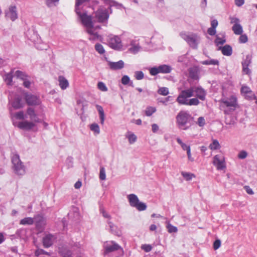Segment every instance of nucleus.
<instances>
[{
    "mask_svg": "<svg viewBox=\"0 0 257 257\" xmlns=\"http://www.w3.org/2000/svg\"><path fill=\"white\" fill-rule=\"evenodd\" d=\"M208 34L210 36H214L216 34V29L210 27L207 30Z\"/></svg>",
    "mask_w": 257,
    "mask_h": 257,
    "instance_id": "e2e57ef3",
    "label": "nucleus"
},
{
    "mask_svg": "<svg viewBox=\"0 0 257 257\" xmlns=\"http://www.w3.org/2000/svg\"><path fill=\"white\" fill-rule=\"evenodd\" d=\"M176 141L181 146L182 149L184 151H186V152H187L189 149H191L190 146L184 143L179 138L176 139Z\"/></svg>",
    "mask_w": 257,
    "mask_h": 257,
    "instance_id": "58836bf2",
    "label": "nucleus"
},
{
    "mask_svg": "<svg viewBox=\"0 0 257 257\" xmlns=\"http://www.w3.org/2000/svg\"><path fill=\"white\" fill-rule=\"evenodd\" d=\"M131 81L130 77L127 75H124L121 79V83L123 85H127Z\"/></svg>",
    "mask_w": 257,
    "mask_h": 257,
    "instance_id": "603ef678",
    "label": "nucleus"
},
{
    "mask_svg": "<svg viewBox=\"0 0 257 257\" xmlns=\"http://www.w3.org/2000/svg\"><path fill=\"white\" fill-rule=\"evenodd\" d=\"M90 129L93 132L94 134L97 135L100 133V128L99 125L95 123H92L90 125Z\"/></svg>",
    "mask_w": 257,
    "mask_h": 257,
    "instance_id": "ea45409f",
    "label": "nucleus"
},
{
    "mask_svg": "<svg viewBox=\"0 0 257 257\" xmlns=\"http://www.w3.org/2000/svg\"><path fill=\"white\" fill-rule=\"evenodd\" d=\"M131 206L136 208L139 211H144L147 209L146 203L140 202L138 196L135 194H131L127 196Z\"/></svg>",
    "mask_w": 257,
    "mask_h": 257,
    "instance_id": "0eeeda50",
    "label": "nucleus"
},
{
    "mask_svg": "<svg viewBox=\"0 0 257 257\" xmlns=\"http://www.w3.org/2000/svg\"><path fill=\"white\" fill-rule=\"evenodd\" d=\"M251 62V57L249 55H247L245 57V59L243 60L242 62V71L244 73L246 74H249L250 70L248 68L249 65Z\"/></svg>",
    "mask_w": 257,
    "mask_h": 257,
    "instance_id": "4be33fe9",
    "label": "nucleus"
},
{
    "mask_svg": "<svg viewBox=\"0 0 257 257\" xmlns=\"http://www.w3.org/2000/svg\"><path fill=\"white\" fill-rule=\"evenodd\" d=\"M156 111V108L153 106H148L145 110V114L148 116H151Z\"/></svg>",
    "mask_w": 257,
    "mask_h": 257,
    "instance_id": "79ce46f5",
    "label": "nucleus"
},
{
    "mask_svg": "<svg viewBox=\"0 0 257 257\" xmlns=\"http://www.w3.org/2000/svg\"><path fill=\"white\" fill-rule=\"evenodd\" d=\"M126 137L128 139L129 143L131 144H133L136 142L137 139V136L131 132L128 133Z\"/></svg>",
    "mask_w": 257,
    "mask_h": 257,
    "instance_id": "4c0bfd02",
    "label": "nucleus"
},
{
    "mask_svg": "<svg viewBox=\"0 0 257 257\" xmlns=\"http://www.w3.org/2000/svg\"><path fill=\"white\" fill-rule=\"evenodd\" d=\"M247 156V153L244 150L239 152L238 154V157L240 159H244Z\"/></svg>",
    "mask_w": 257,
    "mask_h": 257,
    "instance_id": "6e6d98bb",
    "label": "nucleus"
},
{
    "mask_svg": "<svg viewBox=\"0 0 257 257\" xmlns=\"http://www.w3.org/2000/svg\"><path fill=\"white\" fill-rule=\"evenodd\" d=\"M96 108L98 112L100 123L101 124H103L105 120V114L102 107L100 105H97Z\"/></svg>",
    "mask_w": 257,
    "mask_h": 257,
    "instance_id": "7c9ffc66",
    "label": "nucleus"
},
{
    "mask_svg": "<svg viewBox=\"0 0 257 257\" xmlns=\"http://www.w3.org/2000/svg\"><path fill=\"white\" fill-rule=\"evenodd\" d=\"M59 252L62 257H71L72 254L70 249L65 247L59 248Z\"/></svg>",
    "mask_w": 257,
    "mask_h": 257,
    "instance_id": "2f4dec72",
    "label": "nucleus"
},
{
    "mask_svg": "<svg viewBox=\"0 0 257 257\" xmlns=\"http://www.w3.org/2000/svg\"><path fill=\"white\" fill-rule=\"evenodd\" d=\"M213 164L218 170H222L226 167L224 158L220 155H216L213 157Z\"/></svg>",
    "mask_w": 257,
    "mask_h": 257,
    "instance_id": "4468645a",
    "label": "nucleus"
},
{
    "mask_svg": "<svg viewBox=\"0 0 257 257\" xmlns=\"http://www.w3.org/2000/svg\"><path fill=\"white\" fill-rule=\"evenodd\" d=\"M35 126V123L32 121L25 120L19 122L17 126L22 130L29 131L32 129Z\"/></svg>",
    "mask_w": 257,
    "mask_h": 257,
    "instance_id": "5701e85b",
    "label": "nucleus"
},
{
    "mask_svg": "<svg viewBox=\"0 0 257 257\" xmlns=\"http://www.w3.org/2000/svg\"><path fill=\"white\" fill-rule=\"evenodd\" d=\"M57 237L52 234H46L43 238V245L45 248H48L52 245Z\"/></svg>",
    "mask_w": 257,
    "mask_h": 257,
    "instance_id": "f3484780",
    "label": "nucleus"
},
{
    "mask_svg": "<svg viewBox=\"0 0 257 257\" xmlns=\"http://www.w3.org/2000/svg\"><path fill=\"white\" fill-rule=\"evenodd\" d=\"M15 76L17 78L21 79L23 81V86L27 88H30L32 83L31 77L27 75L25 72L17 70L15 73Z\"/></svg>",
    "mask_w": 257,
    "mask_h": 257,
    "instance_id": "9b49d317",
    "label": "nucleus"
},
{
    "mask_svg": "<svg viewBox=\"0 0 257 257\" xmlns=\"http://www.w3.org/2000/svg\"><path fill=\"white\" fill-rule=\"evenodd\" d=\"M199 71L198 68L193 67L189 69L188 74L189 77L194 80H197L199 78Z\"/></svg>",
    "mask_w": 257,
    "mask_h": 257,
    "instance_id": "393cba45",
    "label": "nucleus"
},
{
    "mask_svg": "<svg viewBox=\"0 0 257 257\" xmlns=\"http://www.w3.org/2000/svg\"><path fill=\"white\" fill-rule=\"evenodd\" d=\"M197 124L201 127L204 126L205 124V120L203 117H199L197 120Z\"/></svg>",
    "mask_w": 257,
    "mask_h": 257,
    "instance_id": "13d9d810",
    "label": "nucleus"
},
{
    "mask_svg": "<svg viewBox=\"0 0 257 257\" xmlns=\"http://www.w3.org/2000/svg\"><path fill=\"white\" fill-rule=\"evenodd\" d=\"M158 93L162 95L166 96L169 94V89L167 87H160L158 90Z\"/></svg>",
    "mask_w": 257,
    "mask_h": 257,
    "instance_id": "a18cd8bd",
    "label": "nucleus"
},
{
    "mask_svg": "<svg viewBox=\"0 0 257 257\" xmlns=\"http://www.w3.org/2000/svg\"><path fill=\"white\" fill-rule=\"evenodd\" d=\"M226 42V39L224 37L222 38L219 37L218 35L216 36V39L215 40V43L217 46H218L219 45H223Z\"/></svg>",
    "mask_w": 257,
    "mask_h": 257,
    "instance_id": "37998d69",
    "label": "nucleus"
},
{
    "mask_svg": "<svg viewBox=\"0 0 257 257\" xmlns=\"http://www.w3.org/2000/svg\"><path fill=\"white\" fill-rule=\"evenodd\" d=\"M142 249L148 252L152 250V247L150 244H143L142 246Z\"/></svg>",
    "mask_w": 257,
    "mask_h": 257,
    "instance_id": "052dcab7",
    "label": "nucleus"
},
{
    "mask_svg": "<svg viewBox=\"0 0 257 257\" xmlns=\"http://www.w3.org/2000/svg\"><path fill=\"white\" fill-rule=\"evenodd\" d=\"M99 179L101 180H104L106 179L105 170L103 167L100 168Z\"/></svg>",
    "mask_w": 257,
    "mask_h": 257,
    "instance_id": "8fccbe9b",
    "label": "nucleus"
},
{
    "mask_svg": "<svg viewBox=\"0 0 257 257\" xmlns=\"http://www.w3.org/2000/svg\"><path fill=\"white\" fill-rule=\"evenodd\" d=\"M82 24L86 28V31L89 34V40L90 41L98 40L100 36L96 32V29L93 24L92 18L81 21Z\"/></svg>",
    "mask_w": 257,
    "mask_h": 257,
    "instance_id": "20e7f679",
    "label": "nucleus"
},
{
    "mask_svg": "<svg viewBox=\"0 0 257 257\" xmlns=\"http://www.w3.org/2000/svg\"><path fill=\"white\" fill-rule=\"evenodd\" d=\"M180 36L184 39L188 45L192 48L196 49L197 48L199 37L195 34H188L185 32L180 33Z\"/></svg>",
    "mask_w": 257,
    "mask_h": 257,
    "instance_id": "1a4fd4ad",
    "label": "nucleus"
},
{
    "mask_svg": "<svg viewBox=\"0 0 257 257\" xmlns=\"http://www.w3.org/2000/svg\"><path fill=\"white\" fill-rule=\"evenodd\" d=\"M192 88H193L194 92L195 93L196 98L202 101L205 99L206 92L202 87L201 86H197Z\"/></svg>",
    "mask_w": 257,
    "mask_h": 257,
    "instance_id": "412c9836",
    "label": "nucleus"
},
{
    "mask_svg": "<svg viewBox=\"0 0 257 257\" xmlns=\"http://www.w3.org/2000/svg\"><path fill=\"white\" fill-rule=\"evenodd\" d=\"M58 81L59 85L62 90H65L69 87V82L64 76H59Z\"/></svg>",
    "mask_w": 257,
    "mask_h": 257,
    "instance_id": "bb28decb",
    "label": "nucleus"
},
{
    "mask_svg": "<svg viewBox=\"0 0 257 257\" xmlns=\"http://www.w3.org/2000/svg\"><path fill=\"white\" fill-rule=\"evenodd\" d=\"M218 25V21L216 20H213L211 22V25L212 28L216 29Z\"/></svg>",
    "mask_w": 257,
    "mask_h": 257,
    "instance_id": "774afa93",
    "label": "nucleus"
},
{
    "mask_svg": "<svg viewBox=\"0 0 257 257\" xmlns=\"http://www.w3.org/2000/svg\"><path fill=\"white\" fill-rule=\"evenodd\" d=\"M60 0H45L46 4L49 7H51L53 6H56Z\"/></svg>",
    "mask_w": 257,
    "mask_h": 257,
    "instance_id": "3c124183",
    "label": "nucleus"
},
{
    "mask_svg": "<svg viewBox=\"0 0 257 257\" xmlns=\"http://www.w3.org/2000/svg\"><path fill=\"white\" fill-rule=\"evenodd\" d=\"M13 71H11L10 72L5 74L4 76V80L8 85H12L13 77Z\"/></svg>",
    "mask_w": 257,
    "mask_h": 257,
    "instance_id": "473e14b6",
    "label": "nucleus"
},
{
    "mask_svg": "<svg viewBox=\"0 0 257 257\" xmlns=\"http://www.w3.org/2000/svg\"><path fill=\"white\" fill-rule=\"evenodd\" d=\"M35 217L34 218L32 217H25L20 220V224L21 225H32L34 222Z\"/></svg>",
    "mask_w": 257,
    "mask_h": 257,
    "instance_id": "72a5a7b5",
    "label": "nucleus"
},
{
    "mask_svg": "<svg viewBox=\"0 0 257 257\" xmlns=\"http://www.w3.org/2000/svg\"><path fill=\"white\" fill-rule=\"evenodd\" d=\"M221 245V241L219 239H216L213 243V248L215 250L217 249Z\"/></svg>",
    "mask_w": 257,
    "mask_h": 257,
    "instance_id": "680f3d73",
    "label": "nucleus"
},
{
    "mask_svg": "<svg viewBox=\"0 0 257 257\" xmlns=\"http://www.w3.org/2000/svg\"><path fill=\"white\" fill-rule=\"evenodd\" d=\"M108 43L110 47L114 50H119L122 47L121 40L117 36H114L110 38Z\"/></svg>",
    "mask_w": 257,
    "mask_h": 257,
    "instance_id": "ddd939ff",
    "label": "nucleus"
},
{
    "mask_svg": "<svg viewBox=\"0 0 257 257\" xmlns=\"http://www.w3.org/2000/svg\"><path fill=\"white\" fill-rule=\"evenodd\" d=\"M220 148V145L217 140H213L212 142L209 146V148L211 150H216Z\"/></svg>",
    "mask_w": 257,
    "mask_h": 257,
    "instance_id": "e433bc0d",
    "label": "nucleus"
},
{
    "mask_svg": "<svg viewBox=\"0 0 257 257\" xmlns=\"http://www.w3.org/2000/svg\"><path fill=\"white\" fill-rule=\"evenodd\" d=\"M192 119L193 117L188 111L181 110L176 116V123L179 129L187 130L191 126Z\"/></svg>",
    "mask_w": 257,
    "mask_h": 257,
    "instance_id": "7ed1b4c3",
    "label": "nucleus"
},
{
    "mask_svg": "<svg viewBox=\"0 0 257 257\" xmlns=\"http://www.w3.org/2000/svg\"><path fill=\"white\" fill-rule=\"evenodd\" d=\"M241 93L245 95L246 97H249V99H252V91L250 88L246 86H243L241 88Z\"/></svg>",
    "mask_w": 257,
    "mask_h": 257,
    "instance_id": "c756f323",
    "label": "nucleus"
},
{
    "mask_svg": "<svg viewBox=\"0 0 257 257\" xmlns=\"http://www.w3.org/2000/svg\"><path fill=\"white\" fill-rule=\"evenodd\" d=\"M194 95V90L192 87L182 90L178 95L176 101L180 105H198L200 102L197 98H193L188 99Z\"/></svg>",
    "mask_w": 257,
    "mask_h": 257,
    "instance_id": "f257e3e1",
    "label": "nucleus"
},
{
    "mask_svg": "<svg viewBox=\"0 0 257 257\" xmlns=\"http://www.w3.org/2000/svg\"><path fill=\"white\" fill-rule=\"evenodd\" d=\"M5 16L12 21H15L18 18V12L15 6H10L8 10L5 11Z\"/></svg>",
    "mask_w": 257,
    "mask_h": 257,
    "instance_id": "dca6fc26",
    "label": "nucleus"
},
{
    "mask_svg": "<svg viewBox=\"0 0 257 257\" xmlns=\"http://www.w3.org/2000/svg\"><path fill=\"white\" fill-rule=\"evenodd\" d=\"M108 226L109 227V231L118 236H119L121 234V230L116 226L112 222L108 221Z\"/></svg>",
    "mask_w": 257,
    "mask_h": 257,
    "instance_id": "a878e982",
    "label": "nucleus"
},
{
    "mask_svg": "<svg viewBox=\"0 0 257 257\" xmlns=\"http://www.w3.org/2000/svg\"><path fill=\"white\" fill-rule=\"evenodd\" d=\"M35 254L37 256L41 255V254H45V255H49L50 254L48 252L45 251L44 249H37L35 252Z\"/></svg>",
    "mask_w": 257,
    "mask_h": 257,
    "instance_id": "4d7b16f0",
    "label": "nucleus"
},
{
    "mask_svg": "<svg viewBox=\"0 0 257 257\" xmlns=\"http://www.w3.org/2000/svg\"><path fill=\"white\" fill-rule=\"evenodd\" d=\"M172 70V68L169 65L163 64L158 67H153L149 69L150 74L152 76H155L159 73H170Z\"/></svg>",
    "mask_w": 257,
    "mask_h": 257,
    "instance_id": "9d476101",
    "label": "nucleus"
},
{
    "mask_svg": "<svg viewBox=\"0 0 257 257\" xmlns=\"http://www.w3.org/2000/svg\"><path fill=\"white\" fill-rule=\"evenodd\" d=\"M104 4L108 5L109 7L106 9L103 7H100L95 13L94 18L96 21L99 23H105L107 22L109 18L108 10H111L110 7L115 5L116 3L112 0H100Z\"/></svg>",
    "mask_w": 257,
    "mask_h": 257,
    "instance_id": "f03ea898",
    "label": "nucleus"
},
{
    "mask_svg": "<svg viewBox=\"0 0 257 257\" xmlns=\"http://www.w3.org/2000/svg\"><path fill=\"white\" fill-rule=\"evenodd\" d=\"M240 37L239 38V42L240 43H245L248 41V38L245 34L240 35Z\"/></svg>",
    "mask_w": 257,
    "mask_h": 257,
    "instance_id": "5fc2aeb1",
    "label": "nucleus"
},
{
    "mask_svg": "<svg viewBox=\"0 0 257 257\" xmlns=\"http://www.w3.org/2000/svg\"><path fill=\"white\" fill-rule=\"evenodd\" d=\"M222 107H226L230 110H234L238 106L237 99L235 95L222 97L220 100Z\"/></svg>",
    "mask_w": 257,
    "mask_h": 257,
    "instance_id": "6e6552de",
    "label": "nucleus"
},
{
    "mask_svg": "<svg viewBox=\"0 0 257 257\" xmlns=\"http://www.w3.org/2000/svg\"><path fill=\"white\" fill-rule=\"evenodd\" d=\"M95 49L100 54H103L105 53V50L103 46L100 44H96L95 45Z\"/></svg>",
    "mask_w": 257,
    "mask_h": 257,
    "instance_id": "c03bdc74",
    "label": "nucleus"
},
{
    "mask_svg": "<svg viewBox=\"0 0 257 257\" xmlns=\"http://www.w3.org/2000/svg\"><path fill=\"white\" fill-rule=\"evenodd\" d=\"M135 77L137 80H140L144 78V74L142 71H137L135 72Z\"/></svg>",
    "mask_w": 257,
    "mask_h": 257,
    "instance_id": "de8ad7c7",
    "label": "nucleus"
},
{
    "mask_svg": "<svg viewBox=\"0 0 257 257\" xmlns=\"http://www.w3.org/2000/svg\"><path fill=\"white\" fill-rule=\"evenodd\" d=\"M229 19L230 20V23L233 24V25L240 24V20L237 18L232 17H230Z\"/></svg>",
    "mask_w": 257,
    "mask_h": 257,
    "instance_id": "bf43d9fd",
    "label": "nucleus"
},
{
    "mask_svg": "<svg viewBox=\"0 0 257 257\" xmlns=\"http://www.w3.org/2000/svg\"><path fill=\"white\" fill-rule=\"evenodd\" d=\"M244 188L245 190L246 191V192H247V194H248L249 195L253 194L254 192H253L252 189L251 188H250L249 186H245L244 187Z\"/></svg>",
    "mask_w": 257,
    "mask_h": 257,
    "instance_id": "0e129e2a",
    "label": "nucleus"
},
{
    "mask_svg": "<svg viewBox=\"0 0 257 257\" xmlns=\"http://www.w3.org/2000/svg\"><path fill=\"white\" fill-rule=\"evenodd\" d=\"M201 63L205 65H218L219 61L216 59H208L201 62Z\"/></svg>",
    "mask_w": 257,
    "mask_h": 257,
    "instance_id": "c9c22d12",
    "label": "nucleus"
},
{
    "mask_svg": "<svg viewBox=\"0 0 257 257\" xmlns=\"http://www.w3.org/2000/svg\"><path fill=\"white\" fill-rule=\"evenodd\" d=\"M36 227L40 231H43L46 225V220L41 215L38 214L35 216L34 219Z\"/></svg>",
    "mask_w": 257,
    "mask_h": 257,
    "instance_id": "a211bd4d",
    "label": "nucleus"
},
{
    "mask_svg": "<svg viewBox=\"0 0 257 257\" xmlns=\"http://www.w3.org/2000/svg\"><path fill=\"white\" fill-rule=\"evenodd\" d=\"M130 46L131 47L128 49V51L134 54H137L141 48L138 41L136 39H131L130 40Z\"/></svg>",
    "mask_w": 257,
    "mask_h": 257,
    "instance_id": "aec40b11",
    "label": "nucleus"
},
{
    "mask_svg": "<svg viewBox=\"0 0 257 257\" xmlns=\"http://www.w3.org/2000/svg\"><path fill=\"white\" fill-rule=\"evenodd\" d=\"M100 210L104 217L106 218H110V216L103 208H101L100 209Z\"/></svg>",
    "mask_w": 257,
    "mask_h": 257,
    "instance_id": "69168bd1",
    "label": "nucleus"
},
{
    "mask_svg": "<svg viewBox=\"0 0 257 257\" xmlns=\"http://www.w3.org/2000/svg\"><path fill=\"white\" fill-rule=\"evenodd\" d=\"M167 228L168 229V231L170 233H175L177 232L178 231L177 228L176 226L172 225L170 223H168L167 224Z\"/></svg>",
    "mask_w": 257,
    "mask_h": 257,
    "instance_id": "09e8293b",
    "label": "nucleus"
},
{
    "mask_svg": "<svg viewBox=\"0 0 257 257\" xmlns=\"http://www.w3.org/2000/svg\"><path fill=\"white\" fill-rule=\"evenodd\" d=\"M108 65L111 70H117L124 67V63L122 60H119L116 62L108 61Z\"/></svg>",
    "mask_w": 257,
    "mask_h": 257,
    "instance_id": "b1692460",
    "label": "nucleus"
},
{
    "mask_svg": "<svg viewBox=\"0 0 257 257\" xmlns=\"http://www.w3.org/2000/svg\"><path fill=\"white\" fill-rule=\"evenodd\" d=\"M232 30L235 35H241L243 33V29L240 24L233 25Z\"/></svg>",
    "mask_w": 257,
    "mask_h": 257,
    "instance_id": "f704fd0d",
    "label": "nucleus"
},
{
    "mask_svg": "<svg viewBox=\"0 0 257 257\" xmlns=\"http://www.w3.org/2000/svg\"><path fill=\"white\" fill-rule=\"evenodd\" d=\"M244 3V0H235V4L237 7L242 6Z\"/></svg>",
    "mask_w": 257,
    "mask_h": 257,
    "instance_id": "338daca9",
    "label": "nucleus"
},
{
    "mask_svg": "<svg viewBox=\"0 0 257 257\" xmlns=\"http://www.w3.org/2000/svg\"><path fill=\"white\" fill-rule=\"evenodd\" d=\"M12 106L15 109H19L23 107V103L20 96H17L12 102Z\"/></svg>",
    "mask_w": 257,
    "mask_h": 257,
    "instance_id": "c85d7f7f",
    "label": "nucleus"
},
{
    "mask_svg": "<svg viewBox=\"0 0 257 257\" xmlns=\"http://www.w3.org/2000/svg\"><path fill=\"white\" fill-rule=\"evenodd\" d=\"M104 253H108L115 250H117L120 246L113 241H106L103 244Z\"/></svg>",
    "mask_w": 257,
    "mask_h": 257,
    "instance_id": "2eb2a0df",
    "label": "nucleus"
},
{
    "mask_svg": "<svg viewBox=\"0 0 257 257\" xmlns=\"http://www.w3.org/2000/svg\"><path fill=\"white\" fill-rule=\"evenodd\" d=\"M97 88L98 89L103 92H106L108 90V88L106 85L103 82H99L97 83Z\"/></svg>",
    "mask_w": 257,
    "mask_h": 257,
    "instance_id": "49530a36",
    "label": "nucleus"
},
{
    "mask_svg": "<svg viewBox=\"0 0 257 257\" xmlns=\"http://www.w3.org/2000/svg\"><path fill=\"white\" fill-rule=\"evenodd\" d=\"M75 12L76 13L78 19L80 21L92 18V16L87 14L83 8L82 5L87 3L89 0H75Z\"/></svg>",
    "mask_w": 257,
    "mask_h": 257,
    "instance_id": "39448f33",
    "label": "nucleus"
},
{
    "mask_svg": "<svg viewBox=\"0 0 257 257\" xmlns=\"http://www.w3.org/2000/svg\"><path fill=\"white\" fill-rule=\"evenodd\" d=\"M27 114L29 115L32 122L34 123H40L42 120L39 118L38 114L36 113L34 108L28 107L27 109Z\"/></svg>",
    "mask_w": 257,
    "mask_h": 257,
    "instance_id": "6ab92c4d",
    "label": "nucleus"
},
{
    "mask_svg": "<svg viewBox=\"0 0 257 257\" xmlns=\"http://www.w3.org/2000/svg\"><path fill=\"white\" fill-rule=\"evenodd\" d=\"M181 175L186 179V181H190L192 180L193 178L195 177V175L194 174L189 172H182Z\"/></svg>",
    "mask_w": 257,
    "mask_h": 257,
    "instance_id": "a19ab883",
    "label": "nucleus"
},
{
    "mask_svg": "<svg viewBox=\"0 0 257 257\" xmlns=\"http://www.w3.org/2000/svg\"><path fill=\"white\" fill-rule=\"evenodd\" d=\"M24 96L26 103L29 105H38L40 103L39 98L35 95L26 92L24 93Z\"/></svg>",
    "mask_w": 257,
    "mask_h": 257,
    "instance_id": "f8f14e48",
    "label": "nucleus"
},
{
    "mask_svg": "<svg viewBox=\"0 0 257 257\" xmlns=\"http://www.w3.org/2000/svg\"><path fill=\"white\" fill-rule=\"evenodd\" d=\"M12 163L13 170L17 175L23 176L25 173V168L20 159V156L17 154H13L12 156Z\"/></svg>",
    "mask_w": 257,
    "mask_h": 257,
    "instance_id": "423d86ee",
    "label": "nucleus"
},
{
    "mask_svg": "<svg viewBox=\"0 0 257 257\" xmlns=\"http://www.w3.org/2000/svg\"><path fill=\"white\" fill-rule=\"evenodd\" d=\"M219 50H221L222 54L225 56H230L232 53V47L229 45H225L223 47H219Z\"/></svg>",
    "mask_w": 257,
    "mask_h": 257,
    "instance_id": "cd10ccee",
    "label": "nucleus"
},
{
    "mask_svg": "<svg viewBox=\"0 0 257 257\" xmlns=\"http://www.w3.org/2000/svg\"><path fill=\"white\" fill-rule=\"evenodd\" d=\"M15 116L18 119H24L25 118V114L23 111H20L16 113Z\"/></svg>",
    "mask_w": 257,
    "mask_h": 257,
    "instance_id": "864d4df0",
    "label": "nucleus"
}]
</instances>
